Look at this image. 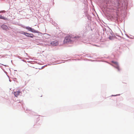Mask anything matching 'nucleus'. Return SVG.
Masks as SVG:
<instances>
[{"mask_svg": "<svg viewBox=\"0 0 134 134\" xmlns=\"http://www.w3.org/2000/svg\"><path fill=\"white\" fill-rule=\"evenodd\" d=\"M21 93L20 91H18L15 92H14V95L15 96L17 97L19 94L20 93Z\"/></svg>", "mask_w": 134, "mask_h": 134, "instance_id": "39448f33", "label": "nucleus"}, {"mask_svg": "<svg viewBox=\"0 0 134 134\" xmlns=\"http://www.w3.org/2000/svg\"><path fill=\"white\" fill-rule=\"evenodd\" d=\"M2 28L4 30H7L8 29V27L5 25H3L2 26Z\"/></svg>", "mask_w": 134, "mask_h": 134, "instance_id": "423d86ee", "label": "nucleus"}, {"mask_svg": "<svg viewBox=\"0 0 134 134\" xmlns=\"http://www.w3.org/2000/svg\"><path fill=\"white\" fill-rule=\"evenodd\" d=\"M26 29L28 30L29 31L33 32H36V30L34 29H32L31 28L29 27H25Z\"/></svg>", "mask_w": 134, "mask_h": 134, "instance_id": "20e7f679", "label": "nucleus"}, {"mask_svg": "<svg viewBox=\"0 0 134 134\" xmlns=\"http://www.w3.org/2000/svg\"><path fill=\"white\" fill-rule=\"evenodd\" d=\"M51 44L53 46H55L58 44V42L57 41H55L51 42Z\"/></svg>", "mask_w": 134, "mask_h": 134, "instance_id": "7ed1b4c3", "label": "nucleus"}, {"mask_svg": "<svg viewBox=\"0 0 134 134\" xmlns=\"http://www.w3.org/2000/svg\"><path fill=\"white\" fill-rule=\"evenodd\" d=\"M111 62H112V63L116 65V66H117L118 65V63L117 62H116L112 61Z\"/></svg>", "mask_w": 134, "mask_h": 134, "instance_id": "6e6552de", "label": "nucleus"}, {"mask_svg": "<svg viewBox=\"0 0 134 134\" xmlns=\"http://www.w3.org/2000/svg\"><path fill=\"white\" fill-rule=\"evenodd\" d=\"M0 19H4L5 17L2 16L1 15H0Z\"/></svg>", "mask_w": 134, "mask_h": 134, "instance_id": "1a4fd4ad", "label": "nucleus"}, {"mask_svg": "<svg viewBox=\"0 0 134 134\" xmlns=\"http://www.w3.org/2000/svg\"><path fill=\"white\" fill-rule=\"evenodd\" d=\"M80 38L78 36H74L73 35H68L65 38L64 41V44L71 43Z\"/></svg>", "mask_w": 134, "mask_h": 134, "instance_id": "f257e3e1", "label": "nucleus"}, {"mask_svg": "<svg viewBox=\"0 0 134 134\" xmlns=\"http://www.w3.org/2000/svg\"><path fill=\"white\" fill-rule=\"evenodd\" d=\"M21 34H23L28 37L33 38L34 36V35L32 34H29L27 32H22L20 33Z\"/></svg>", "mask_w": 134, "mask_h": 134, "instance_id": "f03ea898", "label": "nucleus"}, {"mask_svg": "<svg viewBox=\"0 0 134 134\" xmlns=\"http://www.w3.org/2000/svg\"><path fill=\"white\" fill-rule=\"evenodd\" d=\"M115 67L117 69H118V71H119L120 70V68H119V67L118 65H117V66H115Z\"/></svg>", "mask_w": 134, "mask_h": 134, "instance_id": "0eeeda50", "label": "nucleus"}]
</instances>
